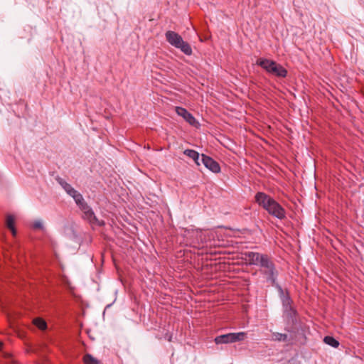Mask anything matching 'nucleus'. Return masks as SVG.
I'll return each mask as SVG.
<instances>
[{"label": "nucleus", "mask_w": 364, "mask_h": 364, "mask_svg": "<svg viewBox=\"0 0 364 364\" xmlns=\"http://www.w3.org/2000/svg\"><path fill=\"white\" fill-rule=\"evenodd\" d=\"M255 200L270 215L279 220H284L287 218L285 209L269 195L264 192H257Z\"/></svg>", "instance_id": "f257e3e1"}, {"label": "nucleus", "mask_w": 364, "mask_h": 364, "mask_svg": "<svg viewBox=\"0 0 364 364\" xmlns=\"http://www.w3.org/2000/svg\"><path fill=\"white\" fill-rule=\"evenodd\" d=\"M257 65L262 67L267 73H271L278 77H285L287 75V70L276 61L259 58L257 60Z\"/></svg>", "instance_id": "f03ea898"}, {"label": "nucleus", "mask_w": 364, "mask_h": 364, "mask_svg": "<svg viewBox=\"0 0 364 364\" xmlns=\"http://www.w3.org/2000/svg\"><path fill=\"white\" fill-rule=\"evenodd\" d=\"M166 41L176 48L180 49L186 55H190L192 54V49L191 46L184 41L182 37L175 31H168L165 33Z\"/></svg>", "instance_id": "7ed1b4c3"}, {"label": "nucleus", "mask_w": 364, "mask_h": 364, "mask_svg": "<svg viewBox=\"0 0 364 364\" xmlns=\"http://www.w3.org/2000/svg\"><path fill=\"white\" fill-rule=\"evenodd\" d=\"M259 267L260 272L266 277L267 281L269 282L272 286H275L278 272L272 258L267 255Z\"/></svg>", "instance_id": "20e7f679"}, {"label": "nucleus", "mask_w": 364, "mask_h": 364, "mask_svg": "<svg viewBox=\"0 0 364 364\" xmlns=\"http://www.w3.org/2000/svg\"><path fill=\"white\" fill-rule=\"evenodd\" d=\"M245 337L246 333L244 332L230 333L215 337V342L217 344L230 343L243 341Z\"/></svg>", "instance_id": "39448f33"}, {"label": "nucleus", "mask_w": 364, "mask_h": 364, "mask_svg": "<svg viewBox=\"0 0 364 364\" xmlns=\"http://www.w3.org/2000/svg\"><path fill=\"white\" fill-rule=\"evenodd\" d=\"M81 210L83 213L82 218L87 220L90 224L97 225L100 227L105 225V222L97 218L93 210L88 205H84Z\"/></svg>", "instance_id": "423d86ee"}, {"label": "nucleus", "mask_w": 364, "mask_h": 364, "mask_svg": "<svg viewBox=\"0 0 364 364\" xmlns=\"http://www.w3.org/2000/svg\"><path fill=\"white\" fill-rule=\"evenodd\" d=\"M244 255L245 259L248 260L250 264L259 267L267 256V254H261L259 252H247Z\"/></svg>", "instance_id": "0eeeda50"}, {"label": "nucleus", "mask_w": 364, "mask_h": 364, "mask_svg": "<svg viewBox=\"0 0 364 364\" xmlns=\"http://www.w3.org/2000/svg\"><path fill=\"white\" fill-rule=\"evenodd\" d=\"M175 111L178 115L182 117L191 126L197 127L199 125L198 122L186 109L181 107H176Z\"/></svg>", "instance_id": "6e6552de"}, {"label": "nucleus", "mask_w": 364, "mask_h": 364, "mask_svg": "<svg viewBox=\"0 0 364 364\" xmlns=\"http://www.w3.org/2000/svg\"><path fill=\"white\" fill-rule=\"evenodd\" d=\"M201 161L207 168L213 173H219L220 171V166L219 164L211 157L202 154Z\"/></svg>", "instance_id": "1a4fd4ad"}, {"label": "nucleus", "mask_w": 364, "mask_h": 364, "mask_svg": "<svg viewBox=\"0 0 364 364\" xmlns=\"http://www.w3.org/2000/svg\"><path fill=\"white\" fill-rule=\"evenodd\" d=\"M283 313L288 324L294 326L296 323L298 314L292 306L283 309Z\"/></svg>", "instance_id": "9d476101"}, {"label": "nucleus", "mask_w": 364, "mask_h": 364, "mask_svg": "<svg viewBox=\"0 0 364 364\" xmlns=\"http://www.w3.org/2000/svg\"><path fill=\"white\" fill-rule=\"evenodd\" d=\"M279 290L280 299L282 300L283 309L292 306L293 301L290 297L288 290H284L280 286L275 285Z\"/></svg>", "instance_id": "9b49d317"}, {"label": "nucleus", "mask_w": 364, "mask_h": 364, "mask_svg": "<svg viewBox=\"0 0 364 364\" xmlns=\"http://www.w3.org/2000/svg\"><path fill=\"white\" fill-rule=\"evenodd\" d=\"M183 154L186 156H188L189 158L192 159L197 165H200V162H199L200 156H199V154L196 151L193 150V149H186L183 151Z\"/></svg>", "instance_id": "f8f14e48"}, {"label": "nucleus", "mask_w": 364, "mask_h": 364, "mask_svg": "<svg viewBox=\"0 0 364 364\" xmlns=\"http://www.w3.org/2000/svg\"><path fill=\"white\" fill-rule=\"evenodd\" d=\"M3 343L0 341V353L4 360H6L4 364H16L14 359L12 355L9 353L2 351Z\"/></svg>", "instance_id": "ddd939ff"}, {"label": "nucleus", "mask_w": 364, "mask_h": 364, "mask_svg": "<svg viewBox=\"0 0 364 364\" xmlns=\"http://www.w3.org/2000/svg\"><path fill=\"white\" fill-rule=\"evenodd\" d=\"M15 219L13 215H9L6 217V225L7 228L11 231L13 235H16V230L14 227Z\"/></svg>", "instance_id": "4468645a"}, {"label": "nucleus", "mask_w": 364, "mask_h": 364, "mask_svg": "<svg viewBox=\"0 0 364 364\" xmlns=\"http://www.w3.org/2000/svg\"><path fill=\"white\" fill-rule=\"evenodd\" d=\"M84 364H102L101 361L94 358L91 354L86 353L82 358Z\"/></svg>", "instance_id": "2eb2a0df"}, {"label": "nucleus", "mask_w": 364, "mask_h": 364, "mask_svg": "<svg viewBox=\"0 0 364 364\" xmlns=\"http://www.w3.org/2000/svg\"><path fill=\"white\" fill-rule=\"evenodd\" d=\"M323 341L325 342V343H326L333 348H337L339 346V342L336 339H335L333 337L330 336H325L323 338Z\"/></svg>", "instance_id": "dca6fc26"}, {"label": "nucleus", "mask_w": 364, "mask_h": 364, "mask_svg": "<svg viewBox=\"0 0 364 364\" xmlns=\"http://www.w3.org/2000/svg\"><path fill=\"white\" fill-rule=\"evenodd\" d=\"M273 340L279 342H286L288 341V336L285 333H273Z\"/></svg>", "instance_id": "f3484780"}, {"label": "nucleus", "mask_w": 364, "mask_h": 364, "mask_svg": "<svg viewBox=\"0 0 364 364\" xmlns=\"http://www.w3.org/2000/svg\"><path fill=\"white\" fill-rule=\"evenodd\" d=\"M73 199L75 200L76 204L79 206L80 209L81 210L84 205H88L84 200L82 194H80V193L75 196V198H73Z\"/></svg>", "instance_id": "a211bd4d"}, {"label": "nucleus", "mask_w": 364, "mask_h": 364, "mask_svg": "<svg viewBox=\"0 0 364 364\" xmlns=\"http://www.w3.org/2000/svg\"><path fill=\"white\" fill-rule=\"evenodd\" d=\"M33 323L41 330H44L47 327L46 321L40 318L34 319Z\"/></svg>", "instance_id": "6ab92c4d"}, {"label": "nucleus", "mask_w": 364, "mask_h": 364, "mask_svg": "<svg viewBox=\"0 0 364 364\" xmlns=\"http://www.w3.org/2000/svg\"><path fill=\"white\" fill-rule=\"evenodd\" d=\"M57 181L59 184L63 188V189L67 192H69L70 190L73 188L70 184L67 183L65 180L61 178H58Z\"/></svg>", "instance_id": "aec40b11"}, {"label": "nucleus", "mask_w": 364, "mask_h": 364, "mask_svg": "<svg viewBox=\"0 0 364 364\" xmlns=\"http://www.w3.org/2000/svg\"><path fill=\"white\" fill-rule=\"evenodd\" d=\"M33 228L34 229H42L43 228V224L41 221H35L33 224Z\"/></svg>", "instance_id": "412c9836"}, {"label": "nucleus", "mask_w": 364, "mask_h": 364, "mask_svg": "<svg viewBox=\"0 0 364 364\" xmlns=\"http://www.w3.org/2000/svg\"><path fill=\"white\" fill-rule=\"evenodd\" d=\"M67 193L70 195L71 197L75 198V196H77L79 193V192H77L75 189L72 188L69 192H67Z\"/></svg>", "instance_id": "4be33fe9"}]
</instances>
